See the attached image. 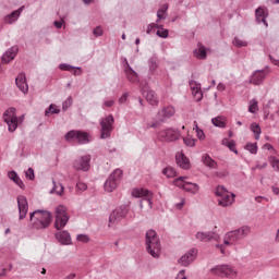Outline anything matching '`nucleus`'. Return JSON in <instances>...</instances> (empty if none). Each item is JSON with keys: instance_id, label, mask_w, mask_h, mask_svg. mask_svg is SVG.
Returning <instances> with one entry per match:
<instances>
[{"instance_id": "a211bd4d", "label": "nucleus", "mask_w": 279, "mask_h": 279, "mask_svg": "<svg viewBox=\"0 0 279 279\" xmlns=\"http://www.w3.org/2000/svg\"><path fill=\"white\" fill-rule=\"evenodd\" d=\"M197 241H202L203 243H207V241H219V234L215 232H197L196 233Z\"/></svg>"}, {"instance_id": "37998d69", "label": "nucleus", "mask_w": 279, "mask_h": 279, "mask_svg": "<svg viewBox=\"0 0 279 279\" xmlns=\"http://www.w3.org/2000/svg\"><path fill=\"white\" fill-rule=\"evenodd\" d=\"M233 45L235 47H247V41L239 38V37H235L234 40H233Z\"/></svg>"}, {"instance_id": "9d476101", "label": "nucleus", "mask_w": 279, "mask_h": 279, "mask_svg": "<svg viewBox=\"0 0 279 279\" xmlns=\"http://www.w3.org/2000/svg\"><path fill=\"white\" fill-rule=\"evenodd\" d=\"M186 177H179L173 181V185L178 186V189H183V191H186L187 193H198L199 192V185L193 182H187Z\"/></svg>"}, {"instance_id": "de8ad7c7", "label": "nucleus", "mask_w": 279, "mask_h": 279, "mask_svg": "<svg viewBox=\"0 0 279 279\" xmlns=\"http://www.w3.org/2000/svg\"><path fill=\"white\" fill-rule=\"evenodd\" d=\"M270 165L276 171H279V160L276 159L275 157L270 158Z\"/></svg>"}, {"instance_id": "0e129e2a", "label": "nucleus", "mask_w": 279, "mask_h": 279, "mask_svg": "<svg viewBox=\"0 0 279 279\" xmlns=\"http://www.w3.org/2000/svg\"><path fill=\"white\" fill-rule=\"evenodd\" d=\"M269 58H270L272 64H275V66H279V60L271 58V56H269Z\"/></svg>"}, {"instance_id": "39448f33", "label": "nucleus", "mask_w": 279, "mask_h": 279, "mask_svg": "<svg viewBox=\"0 0 279 279\" xmlns=\"http://www.w3.org/2000/svg\"><path fill=\"white\" fill-rule=\"evenodd\" d=\"M182 137V134L180 131L173 129V128H168L163 129L158 132L157 138L161 143H175V141H180Z\"/></svg>"}, {"instance_id": "72a5a7b5", "label": "nucleus", "mask_w": 279, "mask_h": 279, "mask_svg": "<svg viewBox=\"0 0 279 279\" xmlns=\"http://www.w3.org/2000/svg\"><path fill=\"white\" fill-rule=\"evenodd\" d=\"M248 104V112H251V114H256V112H258V100L252 99Z\"/></svg>"}, {"instance_id": "13d9d810", "label": "nucleus", "mask_w": 279, "mask_h": 279, "mask_svg": "<svg viewBox=\"0 0 279 279\" xmlns=\"http://www.w3.org/2000/svg\"><path fill=\"white\" fill-rule=\"evenodd\" d=\"M128 93H124L120 98H119V104H125L128 101Z\"/></svg>"}, {"instance_id": "f3484780", "label": "nucleus", "mask_w": 279, "mask_h": 279, "mask_svg": "<svg viewBox=\"0 0 279 279\" xmlns=\"http://www.w3.org/2000/svg\"><path fill=\"white\" fill-rule=\"evenodd\" d=\"M190 88L192 90V95H193L195 101H202V99L204 98V94L202 93V84H199L195 81H191Z\"/></svg>"}, {"instance_id": "1a4fd4ad", "label": "nucleus", "mask_w": 279, "mask_h": 279, "mask_svg": "<svg viewBox=\"0 0 279 279\" xmlns=\"http://www.w3.org/2000/svg\"><path fill=\"white\" fill-rule=\"evenodd\" d=\"M69 223V215L66 214V207L60 205L56 208V230H62Z\"/></svg>"}, {"instance_id": "c9c22d12", "label": "nucleus", "mask_w": 279, "mask_h": 279, "mask_svg": "<svg viewBox=\"0 0 279 279\" xmlns=\"http://www.w3.org/2000/svg\"><path fill=\"white\" fill-rule=\"evenodd\" d=\"M255 15H256V19H257V21H258L259 23H260V21H262L263 23H266V22H265V9H263V8L256 9Z\"/></svg>"}, {"instance_id": "473e14b6", "label": "nucleus", "mask_w": 279, "mask_h": 279, "mask_svg": "<svg viewBox=\"0 0 279 279\" xmlns=\"http://www.w3.org/2000/svg\"><path fill=\"white\" fill-rule=\"evenodd\" d=\"M9 178H10V180H13V182H15V184H17V186H20V189H23L25 186L23 184V181H21V179L19 178V174H16V172H14V171L9 172Z\"/></svg>"}, {"instance_id": "a19ab883", "label": "nucleus", "mask_w": 279, "mask_h": 279, "mask_svg": "<svg viewBox=\"0 0 279 279\" xmlns=\"http://www.w3.org/2000/svg\"><path fill=\"white\" fill-rule=\"evenodd\" d=\"M169 9V7L167 4H165L161 9L158 10L157 12V23H160V19H165V13L167 12V10Z\"/></svg>"}, {"instance_id": "5701e85b", "label": "nucleus", "mask_w": 279, "mask_h": 279, "mask_svg": "<svg viewBox=\"0 0 279 279\" xmlns=\"http://www.w3.org/2000/svg\"><path fill=\"white\" fill-rule=\"evenodd\" d=\"M54 236L62 245H71V234L68 231H59Z\"/></svg>"}, {"instance_id": "58836bf2", "label": "nucleus", "mask_w": 279, "mask_h": 279, "mask_svg": "<svg viewBox=\"0 0 279 279\" xmlns=\"http://www.w3.org/2000/svg\"><path fill=\"white\" fill-rule=\"evenodd\" d=\"M193 130H195L197 138H199L201 141H203V138H206L204 131L199 129V126L197 125V122H194Z\"/></svg>"}, {"instance_id": "0eeeda50", "label": "nucleus", "mask_w": 279, "mask_h": 279, "mask_svg": "<svg viewBox=\"0 0 279 279\" xmlns=\"http://www.w3.org/2000/svg\"><path fill=\"white\" fill-rule=\"evenodd\" d=\"M129 210L126 207H118L116 208L109 216V223L110 228H117L125 217H128Z\"/></svg>"}, {"instance_id": "aec40b11", "label": "nucleus", "mask_w": 279, "mask_h": 279, "mask_svg": "<svg viewBox=\"0 0 279 279\" xmlns=\"http://www.w3.org/2000/svg\"><path fill=\"white\" fill-rule=\"evenodd\" d=\"M15 84L17 86V88L24 94L27 95L28 90H29V86L27 85V78L25 77V74H20L16 78H15Z\"/></svg>"}, {"instance_id": "4468645a", "label": "nucleus", "mask_w": 279, "mask_h": 279, "mask_svg": "<svg viewBox=\"0 0 279 279\" xmlns=\"http://www.w3.org/2000/svg\"><path fill=\"white\" fill-rule=\"evenodd\" d=\"M73 167L76 171H88L90 169V155H85L76 159Z\"/></svg>"}, {"instance_id": "f257e3e1", "label": "nucleus", "mask_w": 279, "mask_h": 279, "mask_svg": "<svg viewBox=\"0 0 279 279\" xmlns=\"http://www.w3.org/2000/svg\"><path fill=\"white\" fill-rule=\"evenodd\" d=\"M29 227L33 230H47L51 226V213L35 210L29 214Z\"/></svg>"}, {"instance_id": "69168bd1", "label": "nucleus", "mask_w": 279, "mask_h": 279, "mask_svg": "<svg viewBox=\"0 0 279 279\" xmlns=\"http://www.w3.org/2000/svg\"><path fill=\"white\" fill-rule=\"evenodd\" d=\"M75 278H76V275L72 272V274L65 276L64 279H75Z\"/></svg>"}, {"instance_id": "c756f323", "label": "nucleus", "mask_w": 279, "mask_h": 279, "mask_svg": "<svg viewBox=\"0 0 279 279\" xmlns=\"http://www.w3.org/2000/svg\"><path fill=\"white\" fill-rule=\"evenodd\" d=\"M194 56L197 60H206V48L198 44V48L194 50Z\"/></svg>"}, {"instance_id": "ddd939ff", "label": "nucleus", "mask_w": 279, "mask_h": 279, "mask_svg": "<svg viewBox=\"0 0 279 279\" xmlns=\"http://www.w3.org/2000/svg\"><path fill=\"white\" fill-rule=\"evenodd\" d=\"M112 123H114V117L108 116L100 122L101 125V138H109L112 132Z\"/></svg>"}, {"instance_id": "7c9ffc66", "label": "nucleus", "mask_w": 279, "mask_h": 279, "mask_svg": "<svg viewBox=\"0 0 279 279\" xmlns=\"http://www.w3.org/2000/svg\"><path fill=\"white\" fill-rule=\"evenodd\" d=\"M22 12H23V7L16 11L12 12L10 15H8L5 17V23H9V24L14 23V21H16L19 19V16H21Z\"/></svg>"}, {"instance_id": "cd10ccee", "label": "nucleus", "mask_w": 279, "mask_h": 279, "mask_svg": "<svg viewBox=\"0 0 279 279\" xmlns=\"http://www.w3.org/2000/svg\"><path fill=\"white\" fill-rule=\"evenodd\" d=\"M211 123L215 128H226L228 125V119L226 117H216L211 119Z\"/></svg>"}, {"instance_id": "338daca9", "label": "nucleus", "mask_w": 279, "mask_h": 279, "mask_svg": "<svg viewBox=\"0 0 279 279\" xmlns=\"http://www.w3.org/2000/svg\"><path fill=\"white\" fill-rule=\"evenodd\" d=\"M74 75H82V70H80V68L74 70Z\"/></svg>"}, {"instance_id": "5fc2aeb1", "label": "nucleus", "mask_w": 279, "mask_h": 279, "mask_svg": "<svg viewBox=\"0 0 279 279\" xmlns=\"http://www.w3.org/2000/svg\"><path fill=\"white\" fill-rule=\"evenodd\" d=\"M26 178H28V180H34V169L29 168L26 171Z\"/></svg>"}, {"instance_id": "603ef678", "label": "nucleus", "mask_w": 279, "mask_h": 279, "mask_svg": "<svg viewBox=\"0 0 279 279\" xmlns=\"http://www.w3.org/2000/svg\"><path fill=\"white\" fill-rule=\"evenodd\" d=\"M157 27H160V25L156 24V23H151L148 25L146 34H151L153 29H157Z\"/></svg>"}, {"instance_id": "4c0bfd02", "label": "nucleus", "mask_w": 279, "mask_h": 279, "mask_svg": "<svg viewBox=\"0 0 279 279\" xmlns=\"http://www.w3.org/2000/svg\"><path fill=\"white\" fill-rule=\"evenodd\" d=\"M162 173L167 178H175V175H177L175 169H173L172 167H168V168L163 169Z\"/></svg>"}, {"instance_id": "2f4dec72", "label": "nucleus", "mask_w": 279, "mask_h": 279, "mask_svg": "<svg viewBox=\"0 0 279 279\" xmlns=\"http://www.w3.org/2000/svg\"><path fill=\"white\" fill-rule=\"evenodd\" d=\"M222 145H225V147H229L230 151H233L234 154H239V151L236 150V144L234 143V141H229L228 138H223Z\"/></svg>"}, {"instance_id": "6e6552de", "label": "nucleus", "mask_w": 279, "mask_h": 279, "mask_svg": "<svg viewBox=\"0 0 279 279\" xmlns=\"http://www.w3.org/2000/svg\"><path fill=\"white\" fill-rule=\"evenodd\" d=\"M121 175H123V170L116 169L110 177L105 182V191L107 193H112L119 186V182H121Z\"/></svg>"}, {"instance_id": "052dcab7", "label": "nucleus", "mask_w": 279, "mask_h": 279, "mask_svg": "<svg viewBox=\"0 0 279 279\" xmlns=\"http://www.w3.org/2000/svg\"><path fill=\"white\" fill-rule=\"evenodd\" d=\"M177 279H186V277L184 276V270H181L178 276Z\"/></svg>"}, {"instance_id": "7ed1b4c3", "label": "nucleus", "mask_w": 279, "mask_h": 279, "mask_svg": "<svg viewBox=\"0 0 279 279\" xmlns=\"http://www.w3.org/2000/svg\"><path fill=\"white\" fill-rule=\"evenodd\" d=\"M146 250L153 258L160 256V240L154 230L146 232Z\"/></svg>"}, {"instance_id": "ea45409f", "label": "nucleus", "mask_w": 279, "mask_h": 279, "mask_svg": "<svg viewBox=\"0 0 279 279\" xmlns=\"http://www.w3.org/2000/svg\"><path fill=\"white\" fill-rule=\"evenodd\" d=\"M157 29V36H159V38H167L169 36V29L162 28V25H159Z\"/></svg>"}, {"instance_id": "e2e57ef3", "label": "nucleus", "mask_w": 279, "mask_h": 279, "mask_svg": "<svg viewBox=\"0 0 279 279\" xmlns=\"http://www.w3.org/2000/svg\"><path fill=\"white\" fill-rule=\"evenodd\" d=\"M184 206V198L181 199L179 204H177V208L181 210V208Z\"/></svg>"}, {"instance_id": "4be33fe9", "label": "nucleus", "mask_w": 279, "mask_h": 279, "mask_svg": "<svg viewBox=\"0 0 279 279\" xmlns=\"http://www.w3.org/2000/svg\"><path fill=\"white\" fill-rule=\"evenodd\" d=\"M19 53V47L14 46L10 48L3 56H2V62L3 64H8L16 58V54Z\"/></svg>"}, {"instance_id": "f8f14e48", "label": "nucleus", "mask_w": 279, "mask_h": 279, "mask_svg": "<svg viewBox=\"0 0 279 279\" xmlns=\"http://www.w3.org/2000/svg\"><path fill=\"white\" fill-rule=\"evenodd\" d=\"M210 272L214 274V276H221L222 278H234V276H236V271L228 265L216 266L211 268Z\"/></svg>"}, {"instance_id": "09e8293b", "label": "nucleus", "mask_w": 279, "mask_h": 279, "mask_svg": "<svg viewBox=\"0 0 279 279\" xmlns=\"http://www.w3.org/2000/svg\"><path fill=\"white\" fill-rule=\"evenodd\" d=\"M77 241H80L81 243H88V241H90V239L86 234H78Z\"/></svg>"}, {"instance_id": "dca6fc26", "label": "nucleus", "mask_w": 279, "mask_h": 279, "mask_svg": "<svg viewBox=\"0 0 279 279\" xmlns=\"http://www.w3.org/2000/svg\"><path fill=\"white\" fill-rule=\"evenodd\" d=\"M195 258H197V250L192 248L180 257L179 265H181L182 267H189V265L193 263Z\"/></svg>"}, {"instance_id": "49530a36", "label": "nucleus", "mask_w": 279, "mask_h": 279, "mask_svg": "<svg viewBox=\"0 0 279 279\" xmlns=\"http://www.w3.org/2000/svg\"><path fill=\"white\" fill-rule=\"evenodd\" d=\"M86 189H88V185H86V183L84 182L76 183V191H80L82 193L86 191Z\"/></svg>"}, {"instance_id": "393cba45", "label": "nucleus", "mask_w": 279, "mask_h": 279, "mask_svg": "<svg viewBox=\"0 0 279 279\" xmlns=\"http://www.w3.org/2000/svg\"><path fill=\"white\" fill-rule=\"evenodd\" d=\"M143 95L150 106H158V96L156 95V92L148 89L144 90Z\"/></svg>"}, {"instance_id": "680f3d73", "label": "nucleus", "mask_w": 279, "mask_h": 279, "mask_svg": "<svg viewBox=\"0 0 279 279\" xmlns=\"http://www.w3.org/2000/svg\"><path fill=\"white\" fill-rule=\"evenodd\" d=\"M263 199H266V202H267V198H265L263 196H256L255 197V202H257V204H260L263 202Z\"/></svg>"}, {"instance_id": "20e7f679", "label": "nucleus", "mask_w": 279, "mask_h": 279, "mask_svg": "<svg viewBox=\"0 0 279 279\" xmlns=\"http://www.w3.org/2000/svg\"><path fill=\"white\" fill-rule=\"evenodd\" d=\"M23 119H25V116L16 117V108L14 107L7 109L3 113V121L7 123L9 132H16V128L20 123H23Z\"/></svg>"}, {"instance_id": "423d86ee", "label": "nucleus", "mask_w": 279, "mask_h": 279, "mask_svg": "<svg viewBox=\"0 0 279 279\" xmlns=\"http://www.w3.org/2000/svg\"><path fill=\"white\" fill-rule=\"evenodd\" d=\"M216 195L217 197H219V206H222L223 208H226V206H232V204L234 203V194H231L230 192H228V190H226V187L221 185L216 189Z\"/></svg>"}, {"instance_id": "bf43d9fd", "label": "nucleus", "mask_w": 279, "mask_h": 279, "mask_svg": "<svg viewBox=\"0 0 279 279\" xmlns=\"http://www.w3.org/2000/svg\"><path fill=\"white\" fill-rule=\"evenodd\" d=\"M62 25H64V20H61L60 22L58 21L54 22V27H57V29L62 28Z\"/></svg>"}, {"instance_id": "a18cd8bd", "label": "nucleus", "mask_w": 279, "mask_h": 279, "mask_svg": "<svg viewBox=\"0 0 279 279\" xmlns=\"http://www.w3.org/2000/svg\"><path fill=\"white\" fill-rule=\"evenodd\" d=\"M183 143H184V145H186V147H195V140L194 138L184 137Z\"/></svg>"}, {"instance_id": "f03ea898", "label": "nucleus", "mask_w": 279, "mask_h": 279, "mask_svg": "<svg viewBox=\"0 0 279 279\" xmlns=\"http://www.w3.org/2000/svg\"><path fill=\"white\" fill-rule=\"evenodd\" d=\"M250 234V227H242L235 231H230L223 236V244H217L216 247L220 250L221 254H226V247L234 245L236 241L245 239Z\"/></svg>"}, {"instance_id": "3c124183", "label": "nucleus", "mask_w": 279, "mask_h": 279, "mask_svg": "<svg viewBox=\"0 0 279 279\" xmlns=\"http://www.w3.org/2000/svg\"><path fill=\"white\" fill-rule=\"evenodd\" d=\"M73 104V98L69 97L64 102H63V110H66L71 108V105Z\"/></svg>"}, {"instance_id": "e433bc0d", "label": "nucleus", "mask_w": 279, "mask_h": 279, "mask_svg": "<svg viewBox=\"0 0 279 279\" xmlns=\"http://www.w3.org/2000/svg\"><path fill=\"white\" fill-rule=\"evenodd\" d=\"M245 149L250 151V154H257L258 145L256 143H247Z\"/></svg>"}, {"instance_id": "4d7b16f0", "label": "nucleus", "mask_w": 279, "mask_h": 279, "mask_svg": "<svg viewBox=\"0 0 279 279\" xmlns=\"http://www.w3.org/2000/svg\"><path fill=\"white\" fill-rule=\"evenodd\" d=\"M114 106V100H106L104 102V108H112Z\"/></svg>"}, {"instance_id": "774afa93", "label": "nucleus", "mask_w": 279, "mask_h": 279, "mask_svg": "<svg viewBox=\"0 0 279 279\" xmlns=\"http://www.w3.org/2000/svg\"><path fill=\"white\" fill-rule=\"evenodd\" d=\"M276 241H277V242L279 241V229H278V231H277Z\"/></svg>"}, {"instance_id": "f704fd0d", "label": "nucleus", "mask_w": 279, "mask_h": 279, "mask_svg": "<svg viewBox=\"0 0 279 279\" xmlns=\"http://www.w3.org/2000/svg\"><path fill=\"white\" fill-rule=\"evenodd\" d=\"M251 131L255 133V140L258 141V138H260V125H258V123H252L251 124Z\"/></svg>"}, {"instance_id": "b1692460", "label": "nucleus", "mask_w": 279, "mask_h": 279, "mask_svg": "<svg viewBox=\"0 0 279 279\" xmlns=\"http://www.w3.org/2000/svg\"><path fill=\"white\" fill-rule=\"evenodd\" d=\"M266 76H267V74L265 73V71H256L251 76L250 82H251V84H254L255 86H258L259 84H263Z\"/></svg>"}, {"instance_id": "79ce46f5", "label": "nucleus", "mask_w": 279, "mask_h": 279, "mask_svg": "<svg viewBox=\"0 0 279 279\" xmlns=\"http://www.w3.org/2000/svg\"><path fill=\"white\" fill-rule=\"evenodd\" d=\"M50 114H58L60 113V109L56 105H50L49 109L46 110V117H49Z\"/></svg>"}, {"instance_id": "6e6d98bb", "label": "nucleus", "mask_w": 279, "mask_h": 279, "mask_svg": "<svg viewBox=\"0 0 279 279\" xmlns=\"http://www.w3.org/2000/svg\"><path fill=\"white\" fill-rule=\"evenodd\" d=\"M60 69L61 71H73L74 68L69 64H61Z\"/></svg>"}, {"instance_id": "c03bdc74", "label": "nucleus", "mask_w": 279, "mask_h": 279, "mask_svg": "<svg viewBox=\"0 0 279 279\" xmlns=\"http://www.w3.org/2000/svg\"><path fill=\"white\" fill-rule=\"evenodd\" d=\"M53 193H57V195H62V193H64V186H62V184H56V182H53Z\"/></svg>"}, {"instance_id": "8fccbe9b", "label": "nucleus", "mask_w": 279, "mask_h": 279, "mask_svg": "<svg viewBox=\"0 0 279 279\" xmlns=\"http://www.w3.org/2000/svg\"><path fill=\"white\" fill-rule=\"evenodd\" d=\"M94 36L99 37L102 36L104 34V28H101V26H97L94 31H93Z\"/></svg>"}, {"instance_id": "864d4df0", "label": "nucleus", "mask_w": 279, "mask_h": 279, "mask_svg": "<svg viewBox=\"0 0 279 279\" xmlns=\"http://www.w3.org/2000/svg\"><path fill=\"white\" fill-rule=\"evenodd\" d=\"M271 191H272L274 195H279V182L275 183L271 186Z\"/></svg>"}, {"instance_id": "9b49d317", "label": "nucleus", "mask_w": 279, "mask_h": 279, "mask_svg": "<svg viewBox=\"0 0 279 279\" xmlns=\"http://www.w3.org/2000/svg\"><path fill=\"white\" fill-rule=\"evenodd\" d=\"M65 138L68 141H77L80 145H86V143H90V135L82 131H70L65 135Z\"/></svg>"}, {"instance_id": "a878e982", "label": "nucleus", "mask_w": 279, "mask_h": 279, "mask_svg": "<svg viewBox=\"0 0 279 279\" xmlns=\"http://www.w3.org/2000/svg\"><path fill=\"white\" fill-rule=\"evenodd\" d=\"M173 114H175V108H173V106L165 107L158 112V116L162 117L163 119H170V117H173Z\"/></svg>"}, {"instance_id": "bb28decb", "label": "nucleus", "mask_w": 279, "mask_h": 279, "mask_svg": "<svg viewBox=\"0 0 279 279\" xmlns=\"http://www.w3.org/2000/svg\"><path fill=\"white\" fill-rule=\"evenodd\" d=\"M202 162L209 169H217V161L210 158V155L205 154L202 156Z\"/></svg>"}, {"instance_id": "2eb2a0df", "label": "nucleus", "mask_w": 279, "mask_h": 279, "mask_svg": "<svg viewBox=\"0 0 279 279\" xmlns=\"http://www.w3.org/2000/svg\"><path fill=\"white\" fill-rule=\"evenodd\" d=\"M17 206L20 213V220L25 219L27 217V211L29 210V204L27 203V198L23 195L17 196Z\"/></svg>"}, {"instance_id": "c85d7f7f", "label": "nucleus", "mask_w": 279, "mask_h": 279, "mask_svg": "<svg viewBox=\"0 0 279 279\" xmlns=\"http://www.w3.org/2000/svg\"><path fill=\"white\" fill-rule=\"evenodd\" d=\"M125 73L128 76V80H130V82H138V74H136V72L134 70H132V68H130V64L126 63V68H125Z\"/></svg>"}, {"instance_id": "412c9836", "label": "nucleus", "mask_w": 279, "mask_h": 279, "mask_svg": "<svg viewBox=\"0 0 279 279\" xmlns=\"http://www.w3.org/2000/svg\"><path fill=\"white\" fill-rule=\"evenodd\" d=\"M133 197H146L145 202L151 206V192L145 189H135L132 192Z\"/></svg>"}, {"instance_id": "6ab92c4d", "label": "nucleus", "mask_w": 279, "mask_h": 279, "mask_svg": "<svg viewBox=\"0 0 279 279\" xmlns=\"http://www.w3.org/2000/svg\"><path fill=\"white\" fill-rule=\"evenodd\" d=\"M175 160L181 169H191V160L187 159L183 151L177 153Z\"/></svg>"}]
</instances>
